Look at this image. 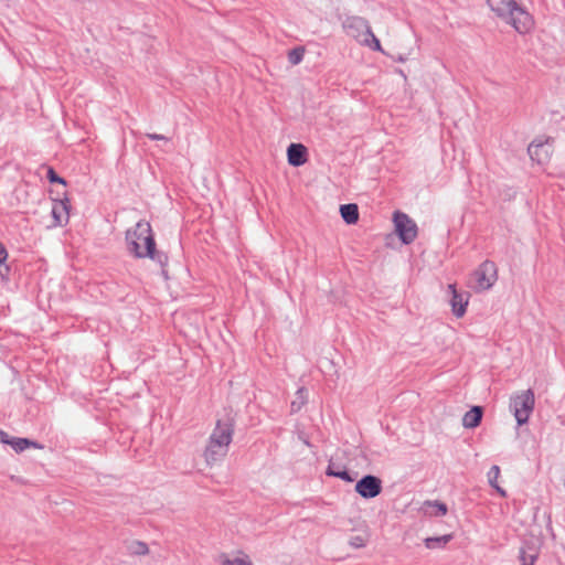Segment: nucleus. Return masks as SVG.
Here are the masks:
<instances>
[{
	"mask_svg": "<svg viewBox=\"0 0 565 565\" xmlns=\"http://www.w3.org/2000/svg\"><path fill=\"white\" fill-rule=\"evenodd\" d=\"M527 153L539 164H544L550 159V152L544 141L533 140L527 147Z\"/></svg>",
	"mask_w": 565,
	"mask_h": 565,
	"instance_id": "obj_9",
	"label": "nucleus"
},
{
	"mask_svg": "<svg viewBox=\"0 0 565 565\" xmlns=\"http://www.w3.org/2000/svg\"><path fill=\"white\" fill-rule=\"evenodd\" d=\"M162 275L167 278V271L164 269H162Z\"/></svg>",
	"mask_w": 565,
	"mask_h": 565,
	"instance_id": "obj_33",
	"label": "nucleus"
},
{
	"mask_svg": "<svg viewBox=\"0 0 565 565\" xmlns=\"http://www.w3.org/2000/svg\"><path fill=\"white\" fill-rule=\"evenodd\" d=\"M427 504L436 508L435 515H445L448 511L447 505L439 501H435V502L428 501Z\"/></svg>",
	"mask_w": 565,
	"mask_h": 565,
	"instance_id": "obj_26",
	"label": "nucleus"
},
{
	"mask_svg": "<svg viewBox=\"0 0 565 565\" xmlns=\"http://www.w3.org/2000/svg\"><path fill=\"white\" fill-rule=\"evenodd\" d=\"M347 35L356 40L360 44L367 43L366 38L370 36L372 30L369 21L359 15H348L342 23Z\"/></svg>",
	"mask_w": 565,
	"mask_h": 565,
	"instance_id": "obj_6",
	"label": "nucleus"
},
{
	"mask_svg": "<svg viewBox=\"0 0 565 565\" xmlns=\"http://www.w3.org/2000/svg\"><path fill=\"white\" fill-rule=\"evenodd\" d=\"M367 43H362V45L371 47L373 51L383 52L381 43L379 39L371 32L370 36L366 38Z\"/></svg>",
	"mask_w": 565,
	"mask_h": 565,
	"instance_id": "obj_24",
	"label": "nucleus"
},
{
	"mask_svg": "<svg viewBox=\"0 0 565 565\" xmlns=\"http://www.w3.org/2000/svg\"><path fill=\"white\" fill-rule=\"evenodd\" d=\"M497 266L491 260H484L473 273L471 286L477 291H483L497 281Z\"/></svg>",
	"mask_w": 565,
	"mask_h": 565,
	"instance_id": "obj_5",
	"label": "nucleus"
},
{
	"mask_svg": "<svg viewBox=\"0 0 565 565\" xmlns=\"http://www.w3.org/2000/svg\"><path fill=\"white\" fill-rule=\"evenodd\" d=\"M394 60L397 62L404 63L407 61V56H405L403 54H398V56L394 57Z\"/></svg>",
	"mask_w": 565,
	"mask_h": 565,
	"instance_id": "obj_31",
	"label": "nucleus"
},
{
	"mask_svg": "<svg viewBox=\"0 0 565 565\" xmlns=\"http://www.w3.org/2000/svg\"><path fill=\"white\" fill-rule=\"evenodd\" d=\"M327 476L330 477H337L345 482H353L358 476V472H354L353 475L350 473L348 470L343 469L341 471H334V463H329L327 471Z\"/></svg>",
	"mask_w": 565,
	"mask_h": 565,
	"instance_id": "obj_15",
	"label": "nucleus"
},
{
	"mask_svg": "<svg viewBox=\"0 0 565 565\" xmlns=\"http://www.w3.org/2000/svg\"><path fill=\"white\" fill-rule=\"evenodd\" d=\"M47 179L51 183H61L63 185L66 184L65 180L63 178L58 177L57 173L52 168H50L47 170Z\"/></svg>",
	"mask_w": 565,
	"mask_h": 565,
	"instance_id": "obj_27",
	"label": "nucleus"
},
{
	"mask_svg": "<svg viewBox=\"0 0 565 565\" xmlns=\"http://www.w3.org/2000/svg\"><path fill=\"white\" fill-rule=\"evenodd\" d=\"M342 469L334 466V471H341Z\"/></svg>",
	"mask_w": 565,
	"mask_h": 565,
	"instance_id": "obj_34",
	"label": "nucleus"
},
{
	"mask_svg": "<svg viewBox=\"0 0 565 565\" xmlns=\"http://www.w3.org/2000/svg\"><path fill=\"white\" fill-rule=\"evenodd\" d=\"M349 543L352 547L360 548L365 545V539L361 535H355L350 539Z\"/></svg>",
	"mask_w": 565,
	"mask_h": 565,
	"instance_id": "obj_28",
	"label": "nucleus"
},
{
	"mask_svg": "<svg viewBox=\"0 0 565 565\" xmlns=\"http://www.w3.org/2000/svg\"><path fill=\"white\" fill-rule=\"evenodd\" d=\"M483 411L481 406H473L462 417V425L466 428L477 427L482 419Z\"/></svg>",
	"mask_w": 565,
	"mask_h": 565,
	"instance_id": "obj_13",
	"label": "nucleus"
},
{
	"mask_svg": "<svg viewBox=\"0 0 565 565\" xmlns=\"http://www.w3.org/2000/svg\"><path fill=\"white\" fill-rule=\"evenodd\" d=\"M10 446L17 452H21L29 447L40 448V446L35 441L30 440L28 438H18V437H12V439L10 441Z\"/></svg>",
	"mask_w": 565,
	"mask_h": 565,
	"instance_id": "obj_17",
	"label": "nucleus"
},
{
	"mask_svg": "<svg viewBox=\"0 0 565 565\" xmlns=\"http://www.w3.org/2000/svg\"><path fill=\"white\" fill-rule=\"evenodd\" d=\"M448 288L451 291L450 305L452 313L457 318H460L466 313L468 298H466L463 294L458 292L455 288V285H449Z\"/></svg>",
	"mask_w": 565,
	"mask_h": 565,
	"instance_id": "obj_11",
	"label": "nucleus"
},
{
	"mask_svg": "<svg viewBox=\"0 0 565 565\" xmlns=\"http://www.w3.org/2000/svg\"><path fill=\"white\" fill-rule=\"evenodd\" d=\"M128 551L131 555H146L149 552L148 545L141 541H132L128 545Z\"/></svg>",
	"mask_w": 565,
	"mask_h": 565,
	"instance_id": "obj_19",
	"label": "nucleus"
},
{
	"mask_svg": "<svg viewBox=\"0 0 565 565\" xmlns=\"http://www.w3.org/2000/svg\"><path fill=\"white\" fill-rule=\"evenodd\" d=\"M233 434L234 422L232 418L227 417L216 422L204 451L207 465H213L216 461L222 460L227 455L230 444L233 439Z\"/></svg>",
	"mask_w": 565,
	"mask_h": 565,
	"instance_id": "obj_2",
	"label": "nucleus"
},
{
	"mask_svg": "<svg viewBox=\"0 0 565 565\" xmlns=\"http://www.w3.org/2000/svg\"><path fill=\"white\" fill-rule=\"evenodd\" d=\"M355 492L363 499H373L382 492V480L374 475H365L355 483Z\"/></svg>",
	"mask_w": 565,
	"mask_h": 565,
	"instance_id": "obj_8",
	"label": "nucleus"
},
{
	"mask_svg": "<svg viewBox=\"0 0 565 565\" xmlns=\"http://www.w3.org/2000/svg\"><path fill=\"white\" fill-rule=\"evenodd\" d=\"M11 439L12 438L6 431L0 430V441L2 444L10 445Z\"/></svg>",
	"mask_w": 565,
	"mask_h": 565,
	"instance_id": "obj_29",
	"label": "nucleus"
},
{
	"mask_svg": "<svg viewBox=\"0 0 565 565\" xmlns=\"http://www.w3.org/2000/svg\"><path fill=\"white\" fill-rule=\"evenodd\" d=\"M340 214L347 224H355L359 220V209L354 203L342 204Z\"/></svg>",
	"mask_w": 565,
	"mask_h": 565,
	"instance_id": "obj_14",
	"label": "nucleus"
},
{
	"mask_svg": "<svg viewBox=\"0 0 565 565\" xmlns=\"http://www.w3.org/2000/svg\"><path fill=\"white\" fill-rule=\"evenodd\" d=\"M305 49L303 47H295L288 53V61L292 65L299 64L303 60Z\"/></svg>",
	"mask_w": 565,
	"mask_h": 565,
	"instance_id": "obj_21",
	"label": "nucleus"
},
{
	"mask_svg": "<svg viewBox=\"0 0 565 565\" xmlns=\"http://www.w3.org/2000/svg\"><path fill=\"white\" fill-rule=\"evenodd\" d=\"M147 137L151 140H168L166 136L159 134H147Z\"/></svg>",
	"mask_w": 565,
	"mask_h": 565,
	"instance_id": "obj_30",
	"label": "nucleus"
},
{
	"mask_svg": "<svg viewBox=\"0 0 565 565\" xmlns=\"http://www.w3.org/2000/svg\"><path fill=\"white\" fill-rule=\"evenodd\" d=\"M530 551L531 552H527L524 547L520 548L519 558H520L521 565H533L534 564V562L537 557V553L533 548H530Z\"/></svg>",
	"mask_w": 565,
	"mask_h": 565,
	"instance_id": "obj_18",
	"label": "nucleus"
},
{
	"mask_svg": "<svg viewBox=\"0 0 565 565\" xmlns=\"http://www.w3.org/2000/svg\"><path fill=\"white\" fill-rule=\"evenodd\" d=\"M288 163L300 167L307 161V148L301 143H290L287 148Z\"/></svg>",
	"mask_w": 565,
	"mask_h": 565,
	"instance_id": "obj_10",
	"label": "nucleus"
},
{
	"mask_svg": "<svg viewBox=\"0 0 565 565\" xmlns=\"http://www.w3.org/2000/svg\"><path fill=\"white\" fill-rule=\"evenodd\" d=\"M500 476V468L499 466L494 465L490 468L488 472V481L491 487H497V481Z\"/></svg>",
	"mask_w": 565,
	"mask_h": 565,
	"instance_id": "obj_25",
	"label": "nucleus"
},
{
	"mask_svg": "<svg viewBox=\"0 0 565 565\" xmlns=\"http://www.w3.org/2000/svg\"><path fill=\"white\" fill-rule=\"evenodd\" d=\"M395 232L399 239L408 245L417 237L416 223L404 212L396 211L393 216Z\"/></svg>",
	"mask_w": 565,
	"mask_h": 565,
	"instance_id": "obj_7",
	"label": "nucleus"
},
{
	"mask_svg": "<svg viewBox=\"0 0 565 565\" xmlns=\"http://www.w3.org/2000/svg\"><path fill=\"white\" fill-rule=\"evenodd\" d=\"M534 404L535 396L531 388L511 395L509 407L519 426L527 423L534 409Z\"/></svg>",
	"mask_w": 565,
	"mask_h": 565,
	"instance_id": "obj_4",
	"label": "nucleus"
},
{
	"mask_svg": "<svg viewBox=\"0 0 565 565\" xmlns=\"http://www.w3.org/2000/svg\"><path fill=\"white\" fill-rule=\"evenodd\" d=\"M221 565H253L247 555L237 556L230 559L225 556H221Z\"/></svg>",
	"mask_w": 565,
	"mask_h": 565,
	"instance_id": "obj_20",
	"label": "nucleus"
},
{
	"mask_svg": "<svg viewBox=\"0 0 565 565\" xmlns=\"http://www.w3.org/2000/svg\"><path fill=\"white\" fill-rule=\"evenodd\" d=\"M8 258V252L3 244L0 242V275L4 276L9 273V267L4 265L6 260Z\"/></svg>",
	"mask_w": 565,
	"mask_h": 565,
	"instance_id": "obj_23",
	"label": "nucleus"
},
{
	"mask_svg": "<svg viewBox=\"0 0 565 565\" xmlns=\"http://www.w3.org/2000/svg\"><path fill=\"white\" fill-rule=\"evenodd\" d=\"M487 3L499 18L505 19L519 33L524 34L532 29V17L515 0H487Z\"/></svg>",
	"mask_w": 565,
	"mask_h": 565,
	"instance_id": "obj_3",
	"label": "nucleus"
},
{
	"mask_svg": "<svg viewBox=\"0 0 565 565\" xmlns=\"http://www.w3.org/2000/svg\"><path fill=\"white\" fill-rule=\"evenodd\" d=\"M502 497L507 495L505 490H503L498 483L497 487H493Z\"/></svg>",
	"mask_w": 565,
	"mask_h": 565,
	"instance_id": "obj_32",
	"label": "nucleus"
},
{
	"mask_svg": "<svg viewBox=\"0 0 565 565\" xmlns=\"http://www.w3.org/2000/svg\"><path fill=\"white\" fill-rule=\"evenodd\" d=\"M127 248L137 258H150L162 268L168 264V256L156 249V241L151 225L146 221H139L134 228L126 232Z\"/></svg>",
	"mask_w": 565,
	"mask_h": 565,
	"instance_id": "obj_1",
	"label": "nucleus"
},
{
	"mask_svg": "<svg viewBox=\"0 0 565 565\" xmlns=\"http://www.w3.org/2000/svg\"><path fill=\"white\" fill-rule=\"evenodd\" d=\"M305 394V390L303 388H299L297 391V398L294 399L290 404V408H291V412L292 413H296V412H299L301 409V407L306 404V397L303 396Z\"/></svg>",
	"mask_w": 565,
	"mask_h": 565,
	"instance_id": "obj_22",
	"label": "nucleus"
},
{
	"mask_svg": "<svg viewBox=\"0 0 565 565\" xmlns=\"http://www.w3.org/2000/svg\"><path fill=\"white\" fill-rule=\"evenodd\" d=\"M52 216L55 221V225H62L68 221V201L55 202L52 207Z\"/></svg>",
	"mask_w": 565,
	"mask_h": 565,
	"instance_id": "obj_12",
	"label": "nucleus"
},
{
	"mask_svg": "<svg viewBox=\"0 0 565 565\" xmlns=\"http://www.w3.org/2000/svg\"><path fill=\"white\" fill-rule=\"evenodd\" d=\"M451 539H452V536L450 534H446V535H441V536L427 537L425 540V546L427 548H429V550L441 548L448 542H450Z\"/></svg>",
	"mask_w": 565,
	"mask_h": 565,
	"instance_id": "obj_16",
	"label": "nucleus"
}]
</instances>
